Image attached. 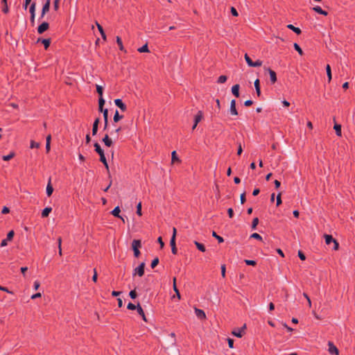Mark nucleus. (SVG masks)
<instances>
[{"instance_id": "f257e3e1", "label": "nucleus", "mask_w": 355, "mask_h": 355, "mask_svg": "<svg viewBox=\"0 0 355 355\" xmlns=\"http://www.w3.org/2000/svg\"><path fill=\"white\" fill-rule=\"evenodd\" d=\"M141 248V241L139 239H134L132 242V249L134 252V256L136 258H138L141 252L139 251V248Z\"/></svg>"}, {"instance_id": "f03ea898", "label": "nucleus", "mask_w": 355, "mask_h": 355, "mask_svg": "<svg viewBox=\"0 0 355 355\" xmlns=\"http://www.w3.org/2000/svg\"><path fill=\"white\" fill-rule=\"evenodd\" d=\"M35 8H36V3L35 2H33L29 8V12L31 15L30 17V21L32 26H34L35 25Z\"/></svg>"}, {"instance_id": "7ed1b4c3", "label": "nucleus", "mask_w": 355, "mask_h": 355, "mask_svg": "<svg viewBox=\"0 0 355 355\" xmlns=\"http://www.w3.org/2000/svg\"><path fill=\"white\" fill-rule=\"evenodd\" d=\"M145 263H141L135 270L133 272V276L137 275L139 277H142L144 275V269H145Z\"/></svg>"}, {"instance_id": "20e7f679", "label": "nucleus", "mask_w": 355, "mask_h": 355, "mask_svg": "<svg viewBox=\"0 0 355 355\" xmlns=\"http://www.w3.org/2000/svg\"><path fill=\"white\" fill-rule=\"evenodd\" d=\"M49 28V24L46 21H43L40 24L37 28L38 34H42Z\"/></svg>"}, {"instance_id": "39448f33", "label": "nucleus", "mask_w": 355, "mask_h": 355, "mask_svg": "<svg viewBox=\"0 0 355 355\" xmlns=\"http://www.w3.org/2000/svg\"><path fill=\"white\" fill-rule=\"evenodd\" d=\"M264 69L266 71H268L270 75V80L271 82V84H275L277 82V74L276 72L271 69L270 68H266L265 67Z\"/></svg>"}, {"instance_id": "423d86ee", "label": "nucleus", "mask_w": 355, "mask_h": 355, "mask_svg": "<svg viewBox=\"0 0 355 355\" xmlns=\"http://www.w3.org/2000/svg\"><path fill=\"white\" fill-rule=\"evenodd\" d=\"M202 117H203L202 112L200 110L198 111L197 114L194 116V121H193L194 123H193V125L192 127L193 130H194L196 128L198 123L202 120Z\"/></svg>"}, {"instance_id": "0eeeda50", "label": "nucleus", "mask_w": 355, "mask_h": 355, "mask_svg": "<svg viewBox=\"0 0 355 355\" xmlns=\"http://www.w3.org/2000/svg\"><path fill=\"white\" fill-rule=\"evenodd\" d=\"M114 103L116 106H117L122 112H125L127 110L126 105L123 102V101L120 98H116L114 100Z\"/></svg>"}, {"instance_id": "6e6552de", "label": "nucleus", "mask_w": 355, "mask_h": 355, "mask_svg": "<svg viewBox=\"0 0 355 355\" xmlns=\"http://www.w3.org/2000/svg\"><path fill=\"white\" fill-rule=\"evenodd\" d=\"M246 328V325L244 324L243 327H242L241 328H239V329H234L232 334L237 337V338H241L243 335V333H244V329Z\"/></svg>"}, {"instance_id": "1a4fd4ad", "label": "nucleus", "mask_w": 355, "mask_h": 355, "mask_svg": "<svg viewBox=\"0 0 355 355\" xmlns=\"http://www.w3.org/2000/svg\"><path fill=\"white\" fill-rule=\"evenodd\" d=\"M37 42H41L44 45V49L46 50L50 46L51 40L50 38L44 39L40 37L37 39Z\"/></svg>"}, {"instance_id": "9d476101", "label": "nucleus", "mask_w": 355, "mask_h": 355, "mask_svg": "<svg viewBox=\"0 0 355 355\" xmlns=\"http://www.w3.org/2000/svg\"><path fill=\"white\" fill-rule=\"evenodd\" d=\"M328 346H329V352L331 354H336V355H338L339 354V350L334 345V343L331 341L329 342L328 343Z\"/></svg>"}, {"instance_id": "9b49d317", "label": "nucleus", "mask_w": 355, "mask_h": 355, "mask_svg": "<svg viewBox=\"0 0 355 355\" xmlns=\"http://www.w3.org/2000/svg\"><path fill=\"white\" fill-rule=\"evenodd\" d=\"M170 245L171 247L172 253L173 254H176L178 253V249L176 247L175 236H171V240H170Z\"/></svg>"}, {"instance_id": "f8f14e48", "label": "nucleus", "mask_w": 355, "mask_h": 355, "mask_svg": "<svg viewBox=\"0 0 355 355\" xmlns=\"http://www.w3.org/2000/svg\"><path fill=\"white\" fill-rule=\"evenodd\" d=\"M230 112L232 115H235V116L238 115V112L236 108V100H234V99L232 100V101L230 103Z\"/></svg>"}, {"instance_id": "ddd939ff", "label": "nucleus", "mask_w": 355, "mask_h": 355, "mask_svg": "<svg viewBox=\"0 0 355 355\" xmlns=\"http://www.w3.org/2000/svg\"><path fill=\"white\" fill-rule=\"evenodd\" d=\"M195 313L196 316L200 320H204L206 318V314L202 309L195 308Z\"/></svg>"}, {"instance_id": "4468645a", "label": "nucleus", "mask_w": 355, "mask_h": 355, "mask_svg": "<svg viewBox=\"0 0 355 355\" xmlns=\"http://www.w3.org/2000/svg\"><path fill=\"white\" fill-rule=\"evenodd\" d=\"M53 192V187L51 184V178H49V182L46 186V193L48 197H50Z\"/></svg>"}, {"instance_id": "2eb2a0df", "label": "nucleus", "mask_w": 355, "mask_h": 355, "mask_svg": "<svg viewBox=\"0 0 355 355\" xmlns=\"http://www.w3.org/2000/svg\"><path fill=\"white\" fill-rule=\"evenodd\" d=\"M99 123H100L99 118H96L93 123V126H92V135L93 136H94L97 134Z\"/></svg>"}, {"instance_id": "dca6fc26", "label": "nucleus", "mask_w": 355, "mask_h": 355, "mask_svg": "<svg viewBox=\"0 0 355 355\" xmlns=\"http://www.w3.org/2000/svg\"><path fill=\"white\" fill-rule=\"evenodd\" d=\"M96 25L98 28V30L99 31L100 33H101V35L102 37V39L104 40V41H106L107 40V36L105 35V33L103 30V26L96 21Z\"/></svg>"}, {"instance_id": "f3484780", "label": "nucleus", "mask_w": 355, "mask_h": 355, "mask_svg": "<svg viewBox=\"0 0 355 355\" xmlns=\"http://www.w3.org/2000/svg\"><path fill=\"white\" fill-rule=\"evenodd\" d=\"M120 212H121L120 207L119 206H117L111 211V214L114 216L121 218L123 220V222L124 223V219L120 216Z\"/></svg>"}, {"instance_id": "a211bd4d", "label": "nucleus", "mask_w": 355, "mask_h": 355, "mask_svg": "<svg viewBox=\"0 0 355 355\" xmlns=\"http://www.w3.org/2000/svg\"><path fill=\"white\" fill-rule=\"evenodd\" d=\"M102 141L104 143V144L106 146H107V147H110L113 144V142H112V139L110 138V137H109V135L107 134H106L104 136V137L103 138Z\"/></svg>"}, {"instance_id": "6ab92c4d", "label": "nucleus", "mask_w": 355, "mask_h": 355, "mask_svg": "<svg viewBox=\"0 0 355 355\" xmlns=\"http://www.w3.org/2000/svg\"><path fill=\"white\" fill-rule=\"evenodd\" d=\"M239 89H240V86L239 84H236V85H233L232 87V93L236 98H239V95H240Z\"/></svg>"}, {"instance_id": "aec40b11", "label": "nucleus", "mask_w": 355, "mask_h": 355, "mask_svg": "<svg viewBox=\"0 0 355 355\" xmlns=\"http://www.w3.org/2000/svg\"><path fill=\"white\" fill-rule=\"evenodd\" d=\"M50 6L51 0H46V2L44 3L42 9V11H43V15H46L49 11Z\"/></svg>"}, {"instance_id": "412c9836", "label": "nucleus", "mask_w": 355, "mask_h": 355, "mask_svg": "<svg viewBox=\"0 0 355 355\" xmlns=\"http://www.w3.org/2000/svg\"><path fill=\"white\" fill-rule=\"evenodd\" d=\"M116 42L119 46L120 51H123L124 53H126V50L125 49L123 42H122V40L119 36L116 37Z\"/></svg>"}, {"instance_id": "4be33fe9", "label": "nucleus", "mask_w": 355, "mask_h": 355, "mask_svg": "<svg viewBox=\"0 0 355 355\" xmlns=\"http://www.w3.org/2000/svg\"><path fill=\"white\" fill-rule=\"evenodd\" d=\"M313 10L318 13V14H320V15H322L324 16H327L328 15V12L324 10H322L321 8V7L318 6H315L314 8H313Z\"/></svg>"}, {"instance_id": "5701e85b", "label": "nucleus", "mask_w": 355, "mask_h": 355, "mask_svg": "<svg viewBox=\"0 0 355 355\" xmlns=\"http://www.w3.org/2000/svg\"><path fill=\"white\" fill-rule=\"evenodd\" d=\"M334 129L335 130L336 134L337 136H338V137L342 136V127H341L340 124L335 123Z\"/></svg>"}, {"instance_id": "b1692460", "label": "nucleus", "mask_w": 355, "mask_h": 355, "mask_svg": "<svg viewBox=\"0 0 355 355\" xmlns=\"http://www.w3.org/2000/svg\"><path fill=\"white\" fill-rule=\"evenodd\" d=\"M324 239H325V243L327 245H329L331 244V243H334L336 239L333 238V236L330 234H324Z\"/></svg>"}, {"instance_id": "393cba45", "label": "nucleus", "mask_w": 355, "mask_h": 355, "mask_svg": "<svg viewBox=\"0 0 355 355\" xmlns=\"http://www.w3.org/2000/svg\"><path fill=\"white\" fill-rule=\"evenodd\" d=\"M193 243H194L195 245L196 246V248H198V250H200V252H202L206 251V248H205L204 244H202L201 243H199L197 241H194Z\"/></svg>"}, {"instance_id": "a878e982", "label": "nucleus", "mask_w": 355, "mask_h": 355, "mask_svg": "<svg viewBox=\"0 0 355 355\" xmlns=\"http://www.w3.org/2000/svg\"><path fill=\"white\" fill-rule=\"evenodd\" d=\"M287 28L291 31H293L294 33H295L297 35H300L302 33V31L300 28L294 26L293 24H288L287 25Z\"/></svg>"}, {"instance_id": "bb28decb", "label": "nucleus", "mask_w": 355, "mask_h": 355, "mask_svg": "<svg viewBox=\"0 0 355 355\" xmlns=\"http://www.w3.org/2000/svg\"><path fill=\"white\" fill-rule=\"evenodd\" d=\"M94 150L96 151V153H98V155L104 153V150L101 148L100 144L98 142H95L94 144Z\"/></svg>"}, {"instance_id": "cd10ccee", "label": "nucleus", "mask_w": 355, "mask_h": 355, "mask_svg": "<svg viewBox=\"0 0 355 355\" xmlns=\"http://www.w3.org/2000/svg\"><path fill=\"white\" fill-rule=\"evenodd\" d=\"M51 211H52L51 207H45L42 211V218L48 217L49 214L51 212Z\"/></svg>"}, {"instance_id": "c85d7f7f", "label": "nucleus", "mask_w": 355, "mask_h": 355, "mask_svg": "<svg viewBox=\"0 0 355 355\" xmlns=\"http://www.w3.org/2000/svg\"><path fill=\"white\" fill-rule=\"evenodd\" d=\"M137 311L138 314L141 316L142 319L144 321H146V315H145L144 311L142 307L140 306L139 303H138V307H137Z\"/></svg>"}, {"instance_id": "c756f323", "label": "nucleus", "mask_w": 355, "mask_h": 355, "mask_svg": "<svg viewBox=\"0 0 355 355\" xmlns=\"http://www.w3.org/2000/svg\"><path fill=\"white\" fill-rule=\"evenodd\" d=\"M326 72L327 76L328 78V82L330 83L332 78V74H331V69L329 64H327L326 66Z\"/></svg>"}, {"instance_id": "7c9ffc66", "label": "nucleus", "mask_w": 355, "mask_h": 355, "mask_svg": "<svg viewBox=\"0 0 355 355\" xmlns=\"http://www.w3.org/2000/svg\"><path fill=\"white\" fill-rule=\"evenodd\" d=\"M1 4L3 5L2 12L5 14H7L9 12L7 0H1Z\"/></svg>"}, {"instance_id": "2f4dec72", "label": "nucleus", "mask_w": 355, "mask_h": 355, "mask_svg": "<svg viewBox=\"0 0 355 355\" xmlns=\"http://www.w3.org/2000/svg\"><path fill=\"white\" fill-rule=\"evenodd\" d=\"M123 118V116L119 114L118 110H116L115 113H114V117H113L114 122L117 123L120 120H121Z\"/></svg>"}, {"instance_id": "473e14b6", "label": "nucleus", "mask_w": 355, "mask_h": 355, "mask_svg": "<svg viewBox=\"0 0 355 355\" xmlns=\"http://www.w3.org/2000/svg\"><path fill=\"white\" fill-rule=\"evenodd\" d=\"M105 101L103 96L98 98V111H102L104 107Z\"/></svg>"}, {"instance_id": "72a5a7b5", "label": "nucleus", "mask_w": 355, "mask_h": 355, "mask_svg": "<svg viewBox=\"0 0 355 355\" xmlns=\"http://www.w3.org/2000/svg\"><path fill=\"white\" fill-rule=\"evenodd\" d=\"M171 161H172V163H175V162H178V163H180L181 161L180 159L178 158V155H177V153H176V151H173L172 153H171Z\"/></svg>"}, {"instance_id": "f704fd0d", "label": "nucleus", "mask_w": 355, "mask_h": 355, "mask_svg": "<svg viewBox=\"0 0 355 355\" xmlns=\"http://www.w3.org/2000/svg\"><path fill=\"white\" fill-rule=\"evenodd\" d=\"M15 156V152L12 151L7 155H3L2 157L3 160L4 161H9L11 159H12Z\"/></svg>"}, {"instance_id": "c9c22d12", "label": "nucleus", "mask_w": 355, "mask_h": 355, "mask_svg": "<svg viewBox=\"0 0 355 355\" xmlns=\"http://www.w3.org/2000/svg\"><path fill=\"white\" fill-rule=\"evenodd\" d=\"M211 235H212L213 237L216 238L218 240V242L219 243H221L224 242L223 238L222 236L218 235L215 231L212 232Z\"/></svg>"}, {"instance_id": "e433bc0d", "label": "nucleus", "mask_w": 355, "mask_h": 355, "mask_svg": "<svg viewBox=\"0 0 355 355\" xmlns=\"http://www.w3.org/2000/svg\"><path fill=\"white\" fill-rule=\"evenodd\" d=\"M137 51L139 52V53H147V52H149V49H148V44H145L144 45H143L141 47L137 49Z\"/></svg>"}, {"instance_id": "4c0bfd02", "label": "nucleus", "mask_w": 355, "mask_h": 355, "mask_svg": "<svg viewBox=\"0 0 355 355\" xmlns=\"http://www.w3.org/2000/svg\"><path fill=\"white\" fill-rule=\"evenodd\" d=\"M173 280V290L175 292L178 299H180V293L179 292V290L177 288V286H176V278L174 277Z\"/></svg>"}, {"instance_id": "58836bf2", "label": "nucleus", "mask_w": 355, "mask_h": 355, "mask_svg": "<svg viewBox=\"0 0 355 355\" xmlns=\"http://www.w3.org/2000/svg\"><path fill=\"white\" fill-rule=\"evenodd\" d=\"M15 236V232L14 230H10L8 232L6 236V241H11L13 239V237Z\"/></svg>"}, {"instance_id": "ea45409f", "label": "nucleus", "mask_w": 355, "mask_h": 355, "mask_svg": "<svg viewBox=\"0 0 355 355\" xmlns=\"http://www.w3.org/2000/svg\"><path fill=\"white\" fill-rule=\"evenodd\" d=\"M227 77L225 75H221L218 77L217 83H224L227 81Z\"/></svg>"}, {"instance_id": "a19ab883", "label": "nucleus", "mask_w": 355, "mask_h": 355, "mask_svg": "<svg viewBox=\"0 0 355 355\" xmlns=\"http://www.w3.org/2000/svg\"><path fill=\"white\" fill-rule=\"evenodd\" d=\"M259 224V218H254L252 222L251 227L252 230H255L257 228V225Z\"/></svg>"}, {"instance_id": "79ce46f5", "label": "nucleus", "mask_w": 355, "mask_h": 355, "mask_svg": "<svg viewBox=\"0 0 355 355\" xmlns=\"http://www.w3.org/2000/svg\"><path fill=\"white\" fill-rule=\"evenodd\" d=\"M293 46L295 50L297 51L300 55H303V51L299 44H297V43H294Z\"/></svg>"}, {"instance_id": "37998d69", "label": "nucleus", "mask_w": 355, "mask_h": 355, "mask_svg": "<svg viewBox=\"0 0 355 355\" xmlns=\"http://www.w3.org/2000/svg\"><path fill=\"white\" fill-rule=\"evenodd\" d=\"M159 262V259L158 257H155L151 262L150 266L152 268H155Z\"/></svg>"}, {"instance_id": "c03bdc74", "label": "nucleus", "mask_w": 355, "mask_h": 355, "mask_svg": "<svg viewBox=\"0 0 355 355\" xmlns=\"http://www.w3.org/2000/svg\"><path fill=\"white\" fill-rule=\"evenodd\" d=\"M244 57L249 67H251V65L253 64V61L252 60V59L250 58L248 53H245Z\"/></svg>"}, {"instance_id": "a18cd8bd", "label": "nucleus", "mask_w": 355, "mask_h": 355, "mask_svg": "<svg viewBox=\"0 0 355 355\" xmlns=\"http://www.w3.org/2000/svg\"><path fill=\"white\" fill-rule=\"evenodd\" d=\"M96 92L98 93L99 96H103V87L101 85H96Z\"/></svg>"}, {"instance_id": "49530a36", "label": "nucleus", "mask_w": 355, "mask_h": 355, "mask_svg": "<svg viewBox=\"0 0 355 355\" xmlns=\"http://www.w3.org/2000/svg\"><path fill=\"white\" fill-rule=\"evenodd\" d=\"M137 307H138V304L135 305V304H132V302H129L127 306V309L129 310H132V311L135 310V309L137 310Z\"/></svg>"}, {"instance_id": "de8ad7c7", "label": "nucleus", "mask_w": 355, "mask_h": 355, "mask_svg": "<svg viewBox=\"0 0 355 355\" xmlns=\"http://www.w3.org/2000/svg\"><path fill=\"white\" fill-rule=\"evenodd\" d=\"M136 213L138 216H141L142 215L141 212V202H139L137 205V211Z\"/></svg>"}, {"instance_id": "09e8293b", "label": "nucleus", "mask_w": 355, "mask_h": 355, "mask_svg": "<svg viewBox=\"0 0 355 355\" xmlns=\"http://www.w3.org/2000/svg\"><path fill=\"white\" fill-rule=\"evenodd\" d=\"M250 238L252 239H257V240H259V241H262V237L260 234H259L258 233H253L250 235Z\"/></svg>"}, {"instance_id": "8fccbe9b", "label": "nucleus", "mask_w": 355, "mask_h": 355, "mask_svg": "<svg viewBox=\"0 0 355 355\" xmlns=\"http://www.w3.org/2000/svg\"><path fill=\"white\" fill-rule=\"evenodd\" d=\"M40 147V143L35 142L33 140L31 141L30 148H38Z\"/></svg>"}, {"instance_id": "3c124183", "label": "nucleus", "mask_w": 355, "mask_h": 355, "mask_svg": "<svg viewBox=\"0 0 355 355\" xmlns=\"http://www.w3.org/2000/svg\"><path fill=\"white\" fill-rule=\"evenodd\" d=\"M244 261H245V264L248 266H254L257 265V262L254 260L245 259Z\"/></svg>"}, {"instance_id": "603ef678", "label": "nucleus", "mask_w": 355, "mask_h": 355, "mask_svg": "<svg viewBox=\"0 0 355 355\" xmlns=\"http://www.w3.org/2000/svg\"><path fill=\"white\" fill-rule=\"evenodd\" d=\"M129 296L131 299L135 300L137 297V293L135 290H132L129 293Z\"/></svg>"}, {"instance_id": "864d4df0", "label": "nucleus", "mask_w": 355, "mask_h": 355, "mask_svg": "<svg viewBox=\"0 0 355 355\" xmlns=\"http://www.w3.org/2000/svg\"><path fill=\"white\" fill-rule=\"evenodd\" d=\"M262 63L263 62L261 60H257V61L253 62V64L251 65V67H261L262 65Z\"/></svg>"}, {"instance_id": "5fc2aeb1", "label": "nucleus", "mask_w": 355, "mask_h": 355, "mask_svg": "<svg viewBox=\"0 0 355 355\" xmlns=\"http://www.w3.org/2000/svg\"><path fill=\"white\" fill-rule=\"evenodd\" d=\"M245 195H246V193H245V192L244 191V192H243V193H242L241 194V196H240V200H241V203L242 205H243V204L245 202V201H246V197H245Z\"/></svg>"}, {"instance_id": "6e6d98bb", "label": "nucleus", "mask_w": 355, "mask_h": 355, "mask_svg": "<svg viewBox=\"0 0 355 355\" xmlns=\"http://www.w3.org/2000/svg\"><path fill=\"white\" fill-rule=\"evenodd\" d=\"M297 254H298L299 258L302 261H304L306 259V256L302 251L299 250Z\"/></svg>"}, {"instance_id": "4d7b16f0", "label": "nucleus", "mask_w": 355, "mask_h": 355, "mask_svg": "<svg viewBox=\"0 0 355 355\" xmlns=\"http://www.w3.org/2000/svg\"><path fill=\"white\" fill-rule=\"evenodd\" d=\"M99 156H100L99 160H100L101 162H102L103 164L107 162V159H106V157L105 156V153L99 155Z\"/></svg>"}, {"instance_id": "13d9d810", "label": "nucleus", "mask_w": 355, "mask_h": 355, "mask_svg": "<svg viewBox=\"0 0 355 355\" xmlns=\"http://www.w3.org/2000/svg\"><path fill=\"white\" fill-rule=\"evenodd\" d=\"M101 112H103V119H108V110L107 109H103L102 111H100Z\"/></svg>"}, {"instance_id": "bf43d9fd", "label": "nucleus", "mask_w": 355, "mask_h": 355, "mask_svg": "<svg viewBox=\"0 0 355 355\" xmlns=\"http://www.w3.org/2000/svg\"><path fill=\"white\" fill-rule=\"evenodd\" d=\"M230 12H231V14L234 16V17H237L239 15V13H238V11L236 10V9L234 8V7H231V9H230Z\"/></svg>"}, {"instance_id": "052dcab7", "label": "nucleus", "mask_w": 355, "mask_h": 355, "mask_svg": "<svg viewBox=\"0 0 355 355\" xmlns=\"http://www.w3.org/2000/svg\"><path fill=\"white\" fill-rule=\"evenodd\" d=\"M237 144H238L237 155H241L243 153V148L241 146V143H237Z\"/></svg>"}, {"instance_id": "680f3d73", "label": "nucleus", "mask_w": 355, "mask_h": 355, "mask_svg": "<svg viewBox=\"0 0 355 355\" xmlns=\"http://www.w3.org/2000/svg\"><path fill=\"white\" fill-rule=\"evenodd\" d=\"M59 3L60 0H54L53 1V8L55 11H57L59 9Z\"/></svg>"}, {"instance_id": "e2e57ef3", "label": "nucleus", "mask_w": 355, "mask_h": 355, "mask_svg": "<svg viewBox=\"0 0 355 355\" xmlns=\"http://www.w3.org/2000/svg\"><path fill=\"white\" fill-rule=\"evenodd\" d=\"M227 340L229 347L233 348L234 347V340L232 338H228L227 339Z\"/></svg>"}, {"instance_id": "0e129e2a", "label": "nucleus", "mask_w": 355, "mask_h": 355, "mask_svg": "<svg viewBox=\"0 0 355 355\" xmlns=\"http://www.w3.org/2000/svg\"><path fill=\"white\" fill-rule=\"evenodd\" d=\"M97 279H98V274H97V271H96V269L94 268V275L92 277V281L94 282H97Z\"/></svg>"}, {"instance_id": "69168bd1", "label": "nucleus", "mask_w": 355, "mask_h": 355, "mask_svg": "<svg viewBox=\"0 0 355 355\" xmlns=\"http://www.w3.org/2000/svg\"><path fill=\"white\" fill-rule=\"evenodd\" d=\"M226 266L225 264L221 266V275L223 277H225Z\"/></svg>"}, {"instance_id": "338daca9", "label": "nucleus", "mask_w": 355, "mask_h": 355, "mask_svg": "<svg viewBox=\"0 0 355 355\" xmlns=\"http://www.w3.org/2000/svg\"><path fill=\"white\" fill-rule=\"evenodd\" d=\"M281 193H279L277 196V206L279 207L282 204Z\"/></svg>"}, {"instance_id": "774afa93", "label": "nucleus", "mask_w": 355, "mask_h": 355, "mask_svg": "<svg viewBox=\"0 0 355 355\" xmlns=\"http://www.w3.org/2000/svg\"><path fill=\"white\" fill-rule=\"evenodd\" d=\"M227 214L230 218H233L234 216V210L232 208H229L227 209Z\"/></svg>"}]
</instances>
